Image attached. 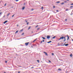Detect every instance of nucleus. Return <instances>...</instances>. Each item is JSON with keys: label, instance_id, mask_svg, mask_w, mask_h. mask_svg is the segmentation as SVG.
Here are the masks:
<instances>
[{"label": "nucleus", "instance_id": "nucleus-1", "mask_svg": "<svg viewBox=\"0 0 73 73\" xmlns=\"http://www.w3.org/2000/svg\"><path fill=\"white\" fill-rule=\"evenodd\" d=\"M29 42L25 43V45H26V46H27V45H28V44H29Z\"/></svg>", "mask_w": 73, "mask_h": 73}, {"label": "nucleus", "instance_id": "nucleus-2", "mask_svg": "<svg viewBox=\"0 0 73 73\" xmlns=\"http://www.w3.org/2000/svg\"><path fill=\"white\" fill-rule=\"evenodd\" d=\"M44 53H45V54L46 56H48V54H47V53L44 52Z\"/></svg>", "mask_w": 73, "mask_h": 73}, {"label": "nucleus", "instance_id": "nucleus-3", "mask_svg": "<svg viewBox=\"0 0 73 73\" xmlns=\"http://www.w3.org/2000/svg\"><path fill=\"white\" fill-rule=\"evenodd\" d=\"M50 36H47V38L48 39V38H50Z\"/></svg>", "mask_w": 73, "mask_h": 73}, {"label": "nucleus", "instance_id": "nucleus-4", "mask_svg": "<svg viewBox=\"0 0 73 73\" xmlns=\"http://www.w3.org/2000/svg\"><path fill=\"white\" fill-rule=\"evenodd\" d=\"M25 6L23 7L22 9V10H24V9H25Z\"/></svg>", "mask_w": 73, "mask_h": 73}, {"label": "nucleus", "instance_id": "nucleus-5", "mask_svg": "<svg viewBox=\"0 0 73 73\" xmlns=\"http://www.w3.org/2000/svg\"><path fill=\"white\" fill-rule=\"evenodd\" d=\"M8 21H5L3 23V24H5L6 23H7V22Z\"/></svg>", "mask_w": 73, "mask_h": 73}, {"label": "nucleus", "instance_id": "nucleus-6", "mask_svg": "<svg viewBox=\"0 0 73 73\" xmlns=\"http://www.w3.org/2000/svg\"><path fill=\"white\" fill-rule=\"evenodd\" d=\"M68 45H69V44H65V46H68Z\"/></svg>", "mask_w": 73, "mask_h": 73}, {"label": "nucleus", "instance_id": "nucleus-7", "mask_svg": "<svg viewBox=\"0 0 73 73\" xmlns=\"http://www.w3.org/2000/svg\"><path fill=\"white\" fill-rule=\"evenodd\" d=\"M67 40H69V36H68V35H67Z\"/></svg>", "mask_w": 73, "mask_h": 73}, {"label": "nucleus", "instance_id": "nucleus-8", "mask_svg": "<svg viewBox=\"0 0 73 73\" xmlns=\"http://www.w3.org/2000/svg\"><path fill=\"white\" fill-rule=\"evenodd\" d=\"M10 14H11V13H8L7 15V16H9V15H10Z\"/></svg>", "mask_w": 73, "mask_h": 73}, {"label": "nucleus", "instance_id": "nucleus-9", "mask_svg": "<svg viewBox=\"0 0 73 73\" xmlns=\"http://www.w3.org/2000/svg\"><path fill=\"white\" fill-rule=\"evenodd\" d=\"M60 38H61V39L62 40V39H64V36H62L61 37H60Z\"/></svg>", "mask_w": 73, "mask_h": 73}, {"label": "nucleus", "instance_id": "nucleus-10", "mask_svg": "<svg viewBox=\"0 0 73 73\" xmlns=\"http://www.w3.org/2000/svg\"><path fill=\"white\" fill-rule=\"evenodd\" d=\"M60 3V1H58L56 2V3L58 4V3Z\"/></svg>", "mask_w": 73, "mask_h": 73}, {"label": "nucleus", "instance_id": "nucleus-11", "mask_svg": "<svg viewBox=\"0 0 73 73\" xmlns=\"http://www.w3.org/2000/svg\"><path fill=\"white\" fill-rule=\"evenodd\" d=\"M36 40H37V38L33 40V42H35V41H36Z\"/></svg>", "mask_w": 73, "mask_h": 73}, {"label": "nucleus", "instance_id": "nucleus-12", "mask_svg": "<svg viewBox=\"0 0 73 73\" xmlns=\"http://www.w3.org/2000/svg\"><path fill=\"white\" fill-rule=\"evenodd\" d=\"M52 42V41H50L47 42V43H50V42Z\"/></svg>", "mask_w": 73, "mask_h": 73}, {"label": "nucleus", "instance_id": "nucleus-13", "mask_svg": "<svg viewBox=\"0 0 73 73\" xmlns=\"http://www.w3.org/2000/svg\"><path fill=\"white\" fill-rule=\"evenodd\" d=\"M31 28V26L29 27L28 29V30H29V29H30Z\"/></svg>", "mask_w": 73, "mask_h": 73}, {"label": "nucleus", "instance_id": "nucleus-14", "mask_svg": "<svg viewBox=\"0 0 73 73\" xmlns=\"http://www.w3.org/2000/svg\"><path fill=\"white\" fill-rule=\"evenodd\" d=\"M42 38H43L44 40H45V39H46V38H44V37H42Z\"/></svg>", "mask_w": 73, "mask_h": 73}, {"label": "nucleus", "instance_id": "nucleus-15", "mask_svg": "<svg viewBox=\"0 0 73 73\" xmlns=\"http://www.w3.org/2000/svg\"><path fill=\"white\" fill-rule=\"evenodd\" d=\"M55 37H56V36H54V37H52V38L53 39H54V38H55Z\"/></svg>", "mask_w": 73, "mask_h": 73}, {"label": "nucleus", "instance_id": "nucleus-16", "mask_svg": "<svg viewBox=\"0 0 73 73\" xmlns=\"http://www.w3.org/2000/svg\"><path fill=\"white\" fill-rule=\"evenodd\" d=\"M18 32H19V31L17 30L15 32V33H18Z\"/></svg>", "mask_w": 73, "mask_h": 73}, {"label": "nucleus", "instance_id": "nucleus-17", "mask_svg": "<svg viewBox=\"0 0 73 73\" xmlns=\"http://www.w3.org/2000/svg\"><path fill=\"white\" fill-rule=\"evenodd\" d=\"M58 70H60V71H61V69L60 68H59L58 69Z\"/></svg>", "mask_w": 73, "mask_h": 73}, {"label": "nucleus", "instance_id": "nucleus-18", "mask_svg": "<svg viewBox=\"0 0 73 73\" xmlns=\"http://www.w3.org/2000/svg\"><path fill=\"white\" fill-rule=\"evenodd\" d=\"M23 31V29H22L21 30V31H20V32H22Z\"/></svg>", "mask_w": 73, "mask_h": 73}, {"label": "nucleus", "instance_id": "nucleus-19", "mask_svg": "<svg viewBox=\"0 0 73 73\" xmlns=\"http://www.w3.org/2000/svg\"><path fill=\"white\" fill-rule=\"evenodd\" d=\"M68 10H69V9H67L66 10V11H69Z\"/></svg>", "mask_w": 73, "mask_h": 73}, {"label": "nucleus", "instance_id": "nucleus-20", "mask_svg": "<svg viewBox=\"0 0 73 73\" xmlns=\"http://www.w3.org/2000/svg\"><path fill=\"white\" fill-rule=\"evenodd\" d=\"M66 39H64V40L63 41H64V42H65V41H66Z\"/></svg>", "mask_w": 73, "mask_h": 73}, {"label": "nucleus", "instance_id": "nucleus-21", "mask_svg": "<svg viewBox=\"0 0 73 73\" xmlns=\"http://www.w3.org/2000/svg\"><path fill=\"white\" fill-rule=\"evenodd\" d=\"M64 4V2H62V3H61V4L62 5V4Z\"/></svg>", "mask_w": 73, "mask_h": 73}, {"label": "nucleus", "instance_id": "nucleus-22", "mask_svg": "<svg viewBox=\"0 0 73 73\" xmlns=\"http://www.w3.org/2000/svg\"><path fill=\"white\" fill-rule=\"evenodd\" d=\"M70 57H72V54H70Z\"/></svg>", "mask_w": 73, "mask_h": 73}, {"label": "nucleus", "instance_id": "nucleus-23", "mask_svg": "<svg viewBox=\"0 0 73 73\" xmlns=\"http://www.w3.org/2000/svg\"><path fill=\"white\" fill-rule=\"evenodd\" d=\"M24 35V33H23L21 35Z\"/></svg>", "mask_w": 73, "mask_h": 73}, {"label": "nucleus", "instance_id": "nucleus-24", "mask_svg": "<svg viewBox=\"0 0 73 73\" xmlns=\"http://www.w3.org/2000/svg\"><path fill=\"white\" fill-rule=\"evenodd\" d=\"M52 56H53L54 55V53H52Z\"/></svg>", "mask_w": 73, "mask_h": 73}, {"label": "nucleus", "instance_id": "nucleus-25", "mask_svg": "<svg viewBox=\"0 0 73 73\" xmlns=\"http://www.w3.org/2000/svg\"><path fill=\"white\" fill-rule=\"evenodd\" d=\"M73 6H71L70 8H73Z\"/></svg>", "mask_w": 73, "mask_h": 73}, {"label": "nucleus", "instance_id": "nucleus-26", "mask_svg": "<svg viewBox=\"0 0 73 73\" xmlns=\"http://www.w3.org/2000/svg\"><path fill=\"white\" fill-rule=\"evenodd\" d=\"M41 9H43V7L42 6V7Z\"/></svg>", "mask_w": 73, "mask_h": 73}, {"label": "nucleus", "instance_id": "nucleus-27", "mask_svg": "<svg viewBox=\"0 0 73 73\" xmlns=\"http://www.w3.org/2000/svg\"><path fill=\"white\" fill-rule=\"evenodd\" d=\"M25 21H26V23H27V22H28V21L25 20Z\"/></svg>", "mask_w": 73, "mask_h": 73}, {"label": "nucleus", "instance_id": "nucleus-28", "mask_svg": "<svg viewBox=\"0 0 73 73\" xmlns=\"http://www.w3.org/2000/svg\"><path fill=\"white\" fill-rule=\"evenodd\" d=\"M37 61L38 62H39V60H37Z\"/></svg>", "mask_w": 73, "mask_h": 73}, {"label": "nucleus", "instance_id": "nucleus-29", "mask_svg": "<svg viewBox=\"0 0 73 73\" xmlns=\"http://www.w3.org/2000/svg\"><path fill=\"white\" fill-rule=\"evenodd\" d=\"M6 4H7V3H6L5 4V5H4V6H6Z\"/></svg>", "mask_w": 73, "mask_h": 73}, {"label": "nucleus", "instance_id": "nucleus-30", "mask_svg": "<svg viewBox=\"0 0 73 73\" xmlns=\"http://www.w3.org/2000/svg\"><path fill=\"white\" fill-rule=\"evenodd\" d=\"M14 16H15V14H14L13 15V16H12V17H13Z\"/></svg>", "mask_w": 73, "mask_h": 73}, {"label": "nucleus", "instance_id": "nucleus-31", "mask_svg": "<svg viewBox=\"0 0 73 73\" xmlns=\"http://www.w3.org/2000/svg\"><path fill=\"white\" fill-rule=\"evenodd\" d=\"M1 14H2V12H1V13H0V15Z\"/></svg>", "mask_w": 73, "mask_h": 73}, {"label": "nucleus", "instance_id": "nucleus-32", "mask_svg": "<svg viewBox=\"0 0 73 73\" xmlns=\"http://www.w3.org/2000/svg\"><path fill=\"white\" fill-rule=\"evenodd\" d=\"M39 29H40V28H38L37 29V30H39Z\"/></svg>", "mask_w": 73, "mask_h": 73}, {"label": "nucleus", "instance_id": "nucleus-33", "mask_svg": "<svg viewBox=\"0 0 73 73\" xmlns=\"http://www.w3.org/2000/svg\"><path fill=\"white\" fill-rule=\"evenodd\" d=\"M48 61H49V62L50 63L51 62V61H50V60H48Z\"/></svg>", "mask_w": 73, "mask_h": 73}, {"label": "nucleus", "instance_id": "nucleus-34", "mask_svg": "<svg viewBox=\"0 0 73 73\" xmlns=\"http://www.w3.org/2000/svg\"><path fill=\"white\" fill-rule=\"evenodd\" d=\"M5 63H7V61H5Z\"/></svg>", "mask_w": 73, "mask_h": 73}, {"label": "nucleus", "instance_id": "nucleus-35", "mask_svg": "<svg viewBox=\"0 0 73 73\" xmlns=\"http://www.w3.org/2000/svg\"><path fill=\"white\" fill-rule=\"evenodd\" d=\"M56 12H58V10H57L56 11Z\"/></svg>", "mask_w": 73, "mask_h": 73}, {"label": "nucleus", "instance_id": "nucleus-36", "mask_svg": "<svg viewBox=\"0 0 73 73\" xmlns=\"http://www.w3.org/2000/svg\"><path fill=\"white\" fill-rule=\"evenodd\" d=\"M61 38H60V39H58V40H61Z\"/></svg>", "mask_w": 73, "mask_h": 73}, {"label": "nucleus", "instance_id": "nucleus-37", "mask_svg": "<svg viewBox=\"0 0 73 73\" xmlns=\"http://www.w3.org/2000/svg\"><path fill=\"white\" fill-rule=\"evenodd\" d=\"M19 1V0H16L15 1Z\"/></svg>", "mask_w": 73, "mask_h": 73}, {"label": "nucleus", "instance_id": "nucleus-38", "mask_svg": "<svg viewBox=\"0 0 73 73\" xmlns=\"http://www.w3.org/2000/svg\"><path fill=\"white\" fill-rule=\"evenodd\" d=\"M44 41H45V40H42L43 42H44Z\"/></svg>", "mask_w": 73, "mask_h": 73}, {"label": "nucleus", "instance_id": "nucleus-39", "mask_svg": "<svg viewBox=\"0 0 73 73\" xmlns=\"http://www.w3.org/2000/svg\"><path fill=\"white\" fill-rule=\"evenodd\" d=\"M29 24V23H27V25H28Z\"/></svg>", "mask_w": 73, "mask_h": 73}, {"label": "nucleus", "instance_id": "nucleus-40", "mask_svg": "<svg viewBox=\"0 0 73 73\" xmlns=\"http://www.w3.org/2000/svg\"><path fill=\"white\" fill-rule=\"evenodd\" d=\"M34 68V67H31V68H32V69H33Z\"/></svg>", "mask_w": 73, "mask_h": 73}, {"label": "nucleus", "instance_id": "nucleus-41", "mask_svg": "<svg viewBox=\"0 0 73 73\" xmlns=\"http://www.w3.org/2000/svg\"><path fill=\"white\" fill-rule=\"evenodd\" d=\"M71 5H73V3H72V4H71Z\"/></svg>", "mask_w": 73, "mask_h": 73}, {"label": "nucleus", "instance_id": "nucleus-42", "mask_svg": "<svg viewBox=\"0 0 73 73\" xmlns=\"http://www.w3.org/2000/svg\"><path fill=\"white\" fill-rule=\"evenodd\" d=\"M53 7L54 8H55V6H54Z\"/></svg>", "mask_w": 73, "mask_h": 73}, {"label": "nucleus", "instance_id": "nucleus-43", "mask_svg": "<svg viewBox=\"0 0 73 73\" xmlns=\"http://www.w3.org/2000/svg\"><path fill=\"white\" fill-rule=\"evenodd\" d=\"M18 73H20V71H18Z\"/></svg>", "mask_w": 73, "mask_h": 73}, {"label": "nucleus", "instance_id": "nucleus-44", "mask_svg": "<svg viewBox=\"0 0 73 73\" xmlns=\"http://www.w3.org/2000/svg\"><path fill=\"white\" fill-rule=\"evenodd\" d=\"M64 3H67V1H64Z\"/></svg>", "mask_w": 73, "mask_h": 73}, {"label": "nucleus", "instance_id": "nucleus-45", "mask_svg": "<svg viewBox=\"0 0 73 73\" xmlns=\"http://www.w3.org/2000/svg\"><path fill=\"white\" fill-rule=\"evenodd\" d=\"M65 21H67V19H65Z\"/></svg>", "mask_w": 73, "mask_h": 73}, {"label": "nucleus", "instance_id": "nucleus-46", "mask_svg": "<svg viewBox=\"0 0 73 73\" xmlns=\"http://www.w3.org/2000/svg\"><path fill=\"white\" fill-rule=\"evenodd\" d=\"M38 25H37L36 26V27H38Z\"/></svg>", "mask_w": 73, "mask_h": 73}, {"label": "nucleus", "instance_id": "nucleus-47", "mask_svg": "<svg viewBox=\"0 0 73 73\" xmlns=\"http://www.w3.org/2000/svg\"><path fill=\"white\" fill-rule=\"evenodd\" d=\"M64 38V39H65V37H63Z\"/></svg>", "mask_w": 73, "mask_h": 73}, {"label": "nucleus", "instance_id": "nucleus-48", "mask_svg": "<svg viewBox=\"0 0 73 73\" xmlns=\"http://www.w3.org/2000/svg\"><path fill=\"white\" fill-rule=\"evenodd\" d=\"M32 11H33V9H31Z\"/></svg>", "mask_w": 73, "mask_h": 73}, {"label": "nucleus", "instance_id": "nucleus-49", "mask_svg": "<svg viewBox=\"0 0 73 73\" xmlns=\"http://www.w3.org/2000/svg\"><path fill=\"white\" fill-rule=\"evenodd\" d=\"M42 41H41V42H40V43H42Z\"/></svg>", "mask_w": 73, "mask_h": 73}, {"label": "nucleus", "instance_id": "nucleus-50", "mask_svg": "<svg viewBox=\"0 0 73 73\" xmlns=\"http://www.w3.org/2000/svg\"><path fill=\"white\" fill-rule=\"evenodd\" d=\"M18 26H19V25H17V27H18Z\"/></svg>", "mask_w": 73, "mask_h": 73}, {"label": "nucleus", "instance_id": "nucleus-51", "mask_svg": "<svg viewBox=\"0 0 73 73\" xmlns=\"http://www.w3.org/2000/svg\"><path fill=\"white\" fill-rule=\"evenodd\" d=\"M25 5V3L24 4V5Z\"/></svg>", "mask_w": 73, "mask_h": 73}, {"label": "nucleus", "instance_id": "nucleus-52", "mask_svg": "<svg viewBox=\"0 0 73 73\" xmlns=\"http://www.w3.org/2000/svg\"><path fill=\"white\" fill-rule=\"evenodd\" d=\"M13 8V7H11V8Z\"/></svg>", "mask_w": 73, "mask_h": 73}, {"label": "nucleus", "instance_id": "nucleus-53", "mask_svg": "<svg viewBox=\"0 0 73 73\" xmlns=\"http://www.w3.org/2000/svg\"><path fill=\"white\" fill-rule=\"evenodd\" d=\"M19 67H21V66H19Z\"/></svg>", "mask_w": 73, "mask_h": 73}, {"label": "nucleus", "instance_id": "nucleus-54", "mask_svg": "<svg viewBox=\"0 0 73 73\" xmlns=\"http://www.w3.org/2000/svg\"><path fill=\"white\" fill-rule=\"evenodd\" d=\"M67 1H69V0H66Z\"/></svg>", "mask_w": 73, "mask_h": 73}, {"label": "nucleus", "instance_id": "nucleus-55", "mask_svg": "<svg viewBox=\"0 0 73 73\" xmlns=\"http://www.w3.org/2000/svg\"><path fill=\"white\" fill-rule=\"evenodd\" d=\"M4 73H6L5 72H4Z\"/></svg>", "mask_w": 73, "mask_h": 73}, {"label": "nucleus", "instance_id": "nucleus-56", "mask_svg": "<svg viewBox=\"0 0 73 73\" xmlns=\"http://www.w3.org/2000/svg\"><path fill=\"white\" fill-rule=\"evenodd\" d=\"M3 17H5V16H3Z\"/></svg>", "mask_w": 73, "mask_h": 73}, {"label": "nucleus", "instance_id": "nucleus-57", "mask_svg": "<svg viewBox=\"0 0 73 73\" xmlns=\"http://www.w3.org/2000/svg\"><path fill=\"white\" fill-rule=\"evenodd\" d=\"M18 40H20V39H18Z\"/></svg>", "mask_w": 73, "mask_h": 73}, {"label": "nucleus", "instance_id": "nucleus-58", "mask_svg": "<svg viewBox=\"0 0 73 73\" xmlns=\"http://www.w3.org/2000/svg\"><path fill=\"white\" fill-rule=\"evenodd\" d=\"M72 41H73V39H72Z\"/></svg>", "mask_w": 73, "mask_h": 73}, {"label": "nucleus", "instance_id": "nucleus-59", "mask_svg": "<svg viewBox=\"0 0 73 73\" xmlns=\"http://www.w3.org/2000/svg\"><path fill=\"white\" fill-rule=\"evenodd\" d=\"M66 42H65V44H66Z\"/></svg>", "mask_w": 73, "mask_h": 73}, {"label": "nucleus", "instance_id": "nucleus-60", "mask_svg": "<svg viewBox=\"0 0 73 73\" xmlns=\"http://www.w3.org/2000/svg\"><path fill=\"white\" fill-rule=\"evenodd\" d=\"M71 15H72V14H71Z\"/></svg>", "mask_w": 73, "mask_h": 73}, {"label": "nucleus", "instance_id": "nucleus-61", "mask_svg": "<svg viewBox=\"0 0 73 73\" xmlns=\"http://www.w3.org/2000/svg\"><path fill=\"white\" fill-rule=\"evenodd\" d=\"M33 32H32V33H33Z\"/></svg>", "mask_w": 73, "mask_h": 73}, {"label": "nucleus", "instance_id": "nucleus-62", "mask_svg": "<svg viewBox=\"0 0 73 73\" xmlns=\"http://www.w3.org/2000/svg\"><path fill=\"white\" fill-rule=\"evenodd\" d=\"M52 36H53V35H52Z\"/></svg>", "mask_w": 73, "mask_h": 73}, {"label": "nucleus", "instance_id": "nucleus-63", "mask_svg": "<svg viewBox=\"0 0 73 73\" xmlns=\"http://www.w3.org/2000/svg\"><path fill=\"white\" fill-rule=\"evenodd\" d=\"M0 11H1V10H0Z\"/></svg>", "mask_w": 73, "mask_h": 73}, {"label": "nucleus", "instance_id": "nucleus-64", "mask_svg": "<svg viewBox=\"0 0 73 73\" xmlns=\"http://www.w3.org/2000/svg\"><path fill=\"white\" fill-rule=\"evenodd\" d=\"M1 2H0V3H1Z\"/></svg>", "mask_w": 73, "mask_h": 73}]
</instances>
